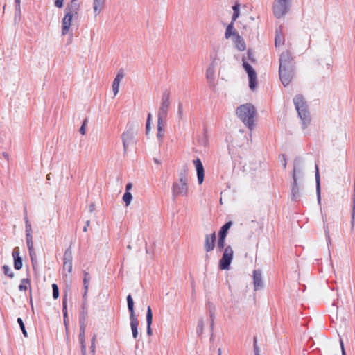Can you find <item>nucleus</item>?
<instances>
[{
    "instance_id": "obj_1",
    "label": "nucleus",
    "mask_w": 355,
    "mask_h": 355,
    "mask_svg": "<svg viewBox=\"0 0 355 355\" xmlns=\"http://www.w3.org/2000/svg\"><path fill=\"white\" fill-rule=\"evenodd\" d=\"M255 113L254 107L250 103L242 105L236 110L238 116L249 128L254 125Z\"/></svg>"
},
{
    "instance_id": "obj_2",
    "label": "nucleus",
    "mask_w": 355,
    "mask_h": 355,
    "mask_svg": "<svg viewBox=\"0 0 355 355\" xmlns=\"http://www.w3.org/2000/svg\"><path fill=\"white\" fill-rule=\"evenodd\" d=\"M188 193V178L187 170L184 169L179 173L178 179L172 186V193L174 198L180 196H186Z\"/></svg>"
},
{
    "instance_id": "obj_3",
    "label": "nucleus",
    "mask_w": 355,
    "mask_h": 355,
    "mask_svg": "<svg viewBox=\"0 0 355 355\" xmlns=\"http://www.w3.org/2000/svg\"><path fill=\"white\" fill-rule=\"evenodd\" d=\"M293 0H273L272 11L274 17L281 19L288 14L292 7Z\"/></svg>"
},
{
    "instance_id": "obj_4",
    "label": "nucleus",
    "mask_w": 355,
    "mask_h": 355,
    "mask_svg": "<svg viewBox=\"0 0 355 355\" xmlns=\"http://www.w3.org/2000/svg\"><path fill=\"white\" fill-rule=\"evenodd\" d=\"M293 102L297 111L298 116L302 121V127L303 128H305L310 122L309 113L307 110L306 102L304 101V98L300 95L296 96L293 99Z\"/></svg>"
},
{
    "instance_id": "obj_5",
    "label": "nucleus",
    "mask_w": 355,
    "mask_h": 355,
    "mask_svg": "<svg viewBox=\"0 0 355 355\" xmlns=\"http://www.w3.org/2000/svg\"><path fill=\"white\" fill-rule=\"evenodd\" d=\"M128 308L130 311V327L132 332V337L136 339L138 336L139 320L134 312V302L130 295L127 297Z\"/></svg>"
},
{
    "instance_id": "obj_6",
    "label": "nucleus",
    "mask_w": 355,
    "mask_h": 355,
    "mask_svg": "<svg viewBox=\"0 0 355 355\" xmlns=\"http://www.w3.org/2000/svg\"><path fill=\"white\" fill-rule=\"evenodd\" d=\"M170 93L165 91L162 93L160 105L158 110L157 119H166L171 105Z\"/></svg>"
},
{
    "instance_id": "obj_7",
    "label": "nucleus",
    "mask_w": 355,
    "mask_h": 355,
    "mask_svg": "<svg viewBox=\"0 0 355 355\" xmlns=\"http://www.w3.org/2000/svg\"><path fill=\"white\" fill-rule=\"evenodd\" d=\"M234 252L231 246H227L223 252V254L219 261V268L221 270H227L233 259Z\"/></svg>"
},
{
    "instance_id": "obj_8",
    "label": "nucleus",
    "mask_w": 355,
    "mask_h": 355,
    "mask_svg": "<svg viewBox=\"0 0 355 355\" xmlns=\"http://www.w3.org/2000/svg\"><path fill=\"white\" fill-rule=\"evenodd\" d=\"M301 173V169L297 168L296 161L294 162V168L293 172V184L291 190V198L293 200H297L300 197V187L297 184V174Z\"/></svg>"
},
{
    "instance_id": "obj_9",
    "label": "nucleus",
    "mask_w": 355,
    "mask_h": 355,
    "mask_svg": "<svg viewBox=\"0 0 355 355\" xmlns=\"http://www.w3.org/2000/svg\"><path fill=\"white\" fill-rule=\"evenodd\" d=\"M242 61L243 68L249 78V87L252 90H254L257 87V73L252 67L247 62L245 57L243 58Z\"/></svg>"
},
{
    "instance_id": "obj_10",
    "label": "nucleus",
    "mask_w": 355,
    "mask_h": 355,
    "mask_svg": "<svg viewBox=\"0 0 355 355\" xmlns=\"http://www.w3.org/2000/svg\"><path fill=\"white\" fill-rule=\"evenodd\" d=\"M293 67H285L279 69V78L284 86H287L293 77Z\"/></svg>"
},
{
    "instance_id": "obj_11",
    "label": "nucleus",
    "mask_w": 355,
    "mask_h": 355,
    "mask_svg": "<svg viewBox=\"0 0 355 355\" xmlns=\"http://www.w3.org/2000/svg\"><path fill=\"white\" fill-rule=\"evenodd\" d=\"M73 15H74L64 12V16L62 20V35H66L69 33Z\"/></svg>"
},
{
    "instance_id": "obj_12",
    "label": "nucleus",
    "mask_w": 355,
    "mask_h": 355,
    "mask_svg": "<svg viewBox=\"0 0 355 355\" xmlns=\"http://www.w3.org/2000/svg\"><path fill=\"white\" fill-rule=\"evenodd\" d=\"M285 67H293L291 55L288 51L283 52L279 58V69Z\"/></svg>"
},
{
    "instance_id": "obj_13",
    "label": "nucleus",
    "mask_w": 355,
    "mask_h": 355,
    "mask_svg": "<svg viewBox=\"0 0 355 355\" xmlns=\"http://www.w3.org/2000/svg\"><path fill=\"white\" fill-rule=\"evenodd\" d=\"M193 163L196 167L198 182L199 184H201L204 181L205 171L202 162L200 159H196L193 161Z\"/></svg>"
},
{
    "instance_id": "obj_14",
    "label": "nucleus",
    "mask_w": 355,
    "mask_h": 355,
    "mask_svg": "<svg viewBox=\"0 0 355 355\" xmlns=\"http://www.w3.org/2000/svg\"><path fill=\"white\" fill-rule=\"evenodd\" d=\"M216 242V234L215 232L211 234H207L205 236V250L206 252H210L214 250Z\"/></svg>"
},
{
    "instance_id": "obj_15",
    "label": "nucleus",
    "mask_w": 355,
    "mask_h": 355,
    "mask_svg": "<svg viewBox=\"0 0 355 355\" xmlns=\"http://www.w3.org/2000/svg\"><path fill=\"white\" fill-rule=\"evenodd\" d=\"M253 283L254 290H259L263 287L261 272L260 270H255L253 272Z\"/></svg>"
},
{
    "instance_id": "obj_16",
    "label": "nucleus",
    "mask_w": 355,
    "mask_h": 355,
    "mask_svg": "<svg viewBox=\"0 0 355 355\" xmlns=\"http://www.w3.org/2000/svg\"><path fill=\"white\" fill-rule=\"evenodd\" d=\"M80 9V3L78 1H73L71 0V1L67 3L64 9V12L76 15H78Z\"/></svg>"
},
{
    "instance_id": "obj_17",
    "label": "nucleus",
    "mask_w": 355,
    "mask_h": 355,
    "mask_svg": "<svg viewBox=\"0 0 355 355\" xmlns=\"http://www.w3.org/2000/svg\"><path fill=\"white\" fill-rule=\"evenodd\" d=\"M72 256L71 252L69 250H67L64 254V263H63V268L65 270H67L68 272H71L72 271Z\"/></svg>"
},
{
    "instance_id": "obj_18",
    "label": "nucleus",
    "mask_w": 355,
    "mask_h": 355,
    "mask_svg": "<svg viewBox=\"0 0 355 355\" xmlns=\"http://www.w3.org/2000/svg\"><path fill=\"white\" fill-rule=\"evenodd\" d=\"M124 77V74L123 71L121 70L118 72L116 74L113 83H112V90L114 96H116V94L119 93V85L121 80Z\"/></svg>"
},
{
    "instance_id": "obj_19",
    "label": "nucleus",
    "mask_w": 355,
    "mask_h": 355,
    "mask_svg": "<svg viewBox=\"0 0 355 355\" xmlns=\"http://www.w3.org/2000/svg\"><path fill=\"white\" fill-rule=\"evenodd\" d=\"M124 151L126 152L128 147L131 144L133 140V134L130 132H123L121 135Z\"/></svg>"
},
{
    "instance_id": "obj_20",
    "label": "nucleus",
    "mask_w": 355,
    "mask_h": 355,
    "mask_svg": "<svg viewBox=\"0 0 355 355\" xmlns=\"http://www.w3.org/2000/svg\"><path fill=\"white\" fill-rule=\"evenodd\" d=\"M153 322V313L152 310L150 306L147 307V312H146V324H147V328H146V333L148 336H150L153 334L151 325Z\"/></svg>"
},
{
    "instance_id": "obj_21",
    "label": "nucleus",
    "mask_w": 355,
    "mask_h": 355,
    "mask_svg": "<svg viewBox=\"0 0 355 355\" xmlns=\"http://www.w3.org/2000/svg\"><path fill=\"white\" fill-rule=\"evenodd\" d=\"M105 6V0H93V11L94 16L98 15Z\"/></svg>"
},
{
    "instance_id": "obj_22",
    "label": "nucleus",
    "mask_w": 355,
    "mask_h": 355,
    "mask_svg": "<svg viewBox=\"0 0 355 355\" xmlns=\"http://www.w3.org/2000/svg\"><path fill=\"white\" fill-rule=\"evenodd\" d=\"M217 65H214V64H209L207 71H206V78L209 83H212L214 80V76L216 72V68Z\"/></svg>"
},
{
    "instance_id": "obj_23",
    "label": "nucleus",
    "mask_w": 355,
    "mask_h": 355,
    "mask_svg": "<svg viewBox=\"0 0 355 355\" xmlns=\"http://www.w3.org/2000/svg\"><path fill=\"white\" fill-rule=\"evenodd\" d=\"M210 59H211L210 64L214 63V65L218 66L219 62L221 60V58L219 55L218 48H214L213 51L210 53Z\"/></svg>"
},
{
    "instance_id": "obj_24",
    "label": "nucleus",
    "mask_w": 355,
    "mask_h": 355,
    "mask_svg": "<svg viewBox=\"0 0 355 355\" xmlns=\"http://www.w3.org/2000/svg\"><path fill=\"white\" fill-rule=\"evenodd\" d=\"M26 243L27 247L29 251L30 257L31 260H33V257L35 255V253L33 252V236L32 234H26Z\"/></svg>"
},
{
    "instance_id": "obj_25",
    "label": "nucleus",
    "mask_w": 355,
    "mask_h": 355,
    "mask_svg": "<svg viewBox=\"0 0 355 355\" xmlns=\"http://www.w3.org/2000/svg\"><path fill=\"white\" fill-rule=\"evenodd\" d=\"M234 23L231 22L227 27L225 31V37L230 38L232 37V40L235 39V35H239L238 33L234 31Z\"/></svg>"
},
{
    "instance_id": "obj_26",
    "label": "nucleus",
    "mask_w": 355,
    "mask_h": 355,
    "mask_svg": "<svg viewBox=\"0 0 355 355\" xmlns=\"http://www.w3.org/2000/svg\"><path fill=\"white\" fill-rule=\"evenodd\" d=\"M315 182H316V193L318 202H320V173L318 166H315Z\"/></svg>"
},
{
    "instance_id": "obj_27",
    "label": "nucleus",
    "mask_w": 355,
    "mask_h": 355,
    "mask_svg": "<svg viewBox=\"0 0 355 355\" xmlns=\"http://www.w3.org/2000/svg\"><path fill=\"white\" fill-rule=\"evenodd\" d=\"M233 42L235 44L236 47L239 51H243L245 49V44L244 40L239 35H235V39L233 40Z\"/></svg>"
},
{
    "instance_id": "obj_28",
    "label": "nucleus",
    "mask_w": 355,
    "mask_h": 355,
    "mask_svg": "<svg viewBox=\"0 0 355 355\" xmlns=\"http://www.w3.org/2000/svg\"><path fill=\"white\" fill-rule=\"evenodd\" d=\"M232 223V222H227L224 225H223V227L220 228V231H219V233H218V236L219 237H226L227 236V233L229 230V229L231 227Z\"/></svg>"
},
{
    "instance_id": "obj_29",
    "label": "nucleus",
    "mask_w": 355,
    "mask_h": 355,
    "mask_svg": "<svg viewBox=\"0 0 355 355\" xmlns=\"http://www.w3.org/2000/svg\"><path fill=\"white\" fill-rule=\"evenodd\" d=\"M232 10H233V15L232 17L231 22L234 23V21L237 19V18L240 15V4L239 3H235V5H234L232 6Z\"/></svg>"
},
{
    "instance_id": "obj_30",
    "label": "nucleus",
    "mask_w": 355,
    "mask_h": 355,
    "mask_svg": "<svg viewBox=\"0 0 355 355\" xmlns=\"http://www.w3.org/2000/svg\"><path fill=\"white\" fill-rule=\"evenodd\" d=\"M79 342L85 343V325L83 322L80 323V333H79Z\"/></svg>"
},
{
    "instance_id": "obj_31",
    "label": "nucleus",
    "mask_w": 355,
    "mask_h": 355,
    "mask_svg": "<svg viewBox=\"0 0 355 355\" xmlns=\"http://www.w3.org/2000/svg\"><path fill=\"white\" fill-rule=\"evenodd\" d=\"M31 282L29 279H23L21 281V284L19 286V289L20 291H26L30 287Z\"/></svg>"
},
{
    "instance_id": "obj_32",
    "label": "nucleus",
    "mask_w": 355,
    "mask_h": 355,
    "mask_svg": "<svg viewBox=\"0 0 355 355\" xmlns=\"http://www.w3.org/2000/svg\"><path fill=\"white\" fill-rule=\"evenodd\" d=\"M284 43V37L281 33H279L278 31L276 32V37L275 40V46H279Z\"/></svg>"
},
{
    "instance_id": "obj_33",
    "label": "nucleus",
    "mask_w": 355,
    "mask_h": 355,
    "mask_svg": "<svg viewBox=\"0 0 355 355\" xmlns=\"http://www.w3.org/2000/svg\"><path fill=\"white\" fill-rule=\"evenodd\" d=\"M62 304H63L62 311H63V315H64V325L67 327L68 319H67V297H66L63 300Z\"/></svg>"
},
{
    "instance_id": "obj_34",
    "label": "nucleus",
    "mask_w": 355,
    "mask_h": 355,
    "mask_svg": "<svg viewBox=\"0 0 355 355\" xmlns=\"http://www.w3.org/2000/svg\"><path fill=\"white\" fill-rule=\"evenodd\" d=\"M204 325H205L204 320H203V318H200L198 320V325L196 327V333L198 336H200L202 334L203 329H204Z\"/></svg>"
},
{
    "instance_id": "obj_35",
    "label": "nucleus",
    "mask_w": 355,
    "mask_h": 355,
    "mask_svg": "<svg viewBox=\"0 0 355 355\" xmlns=\"http://www.w3.org/2000/svg\"><path fill=\"white\" fill-rule=\"evenodd\" d=\"M132 200V195L130 191H125L123 196V200L125 202V205L128 206Z\"/></svg>"
},
{
    "instance_id": "obj_36",
    "label": "nucleus",
    "mask_w": 355,
    "mask_h": 355,
    "mask_svg": "<svg viewBox=\"0 0 355 355\" xmlns=\"http://www.w3.org/2000/svg\"><path fill=\"white\" fill-rule=\"evenodd\" d=\"M166 119H157V131L164 132Z\"/></svg>"
},
{
    "instance_id": "obj_37",
    "label": "nucleus",
    "mask_w": 355,
    "mask_h": 355,
    "mask_svg": "<svg viewBox=\"0 0 355 355\" xmlns=\"http://www.w3.org/2000/svg\"><path fill=\"white\" fill-rule=\"evenodd\" d=\"M2 269H3V273L6 275H7L8 277H10L11 279L14 277V273L12 272L11 268L8 266L4 265L2 267Z\"/></svg>"
},
{
    "instance_id": "obj_38",
    "label": "nucleus",
    "mask_w": 355,
    "mask_h": 355,
    "mask_svg": "<svg viewBox=\"0 0 355 355\" xmlns=\"http://www.w3.org/2000/svg\"><path fill=\"white\" fill-rule=\"evenodd\" d=\"M82 309H83L82 315L80 318V322L82 323L83 322V323H85L86 315L87 314V306L86 302H83Z\"/></svg>"
},
{
    "instance_id": "obj_39",
    "label": "nucleus",
    "mask_w": 355,
    "mask_h": 355,
    "mask_svg": "<svg viewBox=\"0 0 355 355\" xmlns=\"http://www.w3.org/2000/svg\"><path fill=\"white\" fill-rule=\"evenodd\" d=\"M24 220H25V223H26V225H25L26 234H32V228H31V223H29V220L28 219L27 215L25 216Z\"/></svg>"
},
{
    "instance_id": "obj_40",
    "label": "nucleus",
    "mask_w": 355,
    "mask_h": 355,
    "mask_svg": "<svg viewBox=\"0 0 355 355\" xmlns=\"http://www.w3.org/2000/svg\"><path fill=\"white\" fill-rule=\"evenodd\" d=\"M17 322H18V324L20 326L21 330L24 336L25 337H28V334H27V331H26V330L25 329V326H24V322H23L22 319L21 318H19L17 319Z\"/></svg>"
},
{
    "instance_id": "obj_41",
    "label": "nucleus",
    "mask_w": 355,
    "mask_h": 355,
    "mask_svg": "<svg viewBox=\"0 0 355 355\" xmlns=\"http://www.w3.org/2000/svg\"><path fill=\"white\" fill-rule=\"evenodd\" d=\"M14 267L16 270H20L22 268L21 258H17L14 259Z\"/></svg>"
},
{
    "instance_id": "obj_42",
    "label": "nucleus",
    "mask_w": 355,
    "mask_h": 355,
    "mask_svg": "<svg viewBox=\"0 0 355 355\" xmlns=\"http://www.w3.org/2000/svg\"><path fill=\"white\" fill-rule=\"evenodd\" d=\"M225 237H219L218 243H217V248L219 250H222L224 248L225 246Z\"/></svg>"
},
{
    "instance_id": "obj_43",
    "label": "nucleus",
    "mask_w": 355,
    "mask_h": 355,
    "mask_svg": "<svg viewBox=\"0 0 355 355\" xmlns=\"http://www.w3.org/2000/svg\"><path fill=\"white\" fill-rule=\"evenodd\" d=\"M52 288H53V297L54 299H57L59 296V290L58 287L56 284H52Z\"/></svg>"
},
{
    "instance_id": "obj_44",
    "label": "nucleus",
    "mask_w": 355,
    "mask_h": 355,
    "mask_svg": "<svg viewBox=\"0 0 355 355\" xmlns=\"http://www.w3.org/2000/svg\"><path fill=\"white\" fill-rule=\"evenodd\" d=\"M87 122V120L85 119L83 123V125H81V127H80V128L79 130L80 134H82L83 135H85V133H86Z\"/></svg>"
},
{
    "instance_id": "obj_45",
    "label": "nucleus",
    "mask_w": 355,
    "mask_h": 355,
    "mask_svg": "<svg viewBox=\"0 0 355 355\" xmlns=\"http://www.w3.org/2000/svg\"><path fill=\"white\" fill-rule=\"evenodd\" d=\"M12 257L14 259L21 258V257L19 256V248L18 247H15L14 248L12 252Z\"/></svg>"
},
{
    "instance_id": "obj_46",
    "label": "nucleus",
    "mask_w": 355,
    "mask_h": 355,
    "mask_svg": "<svg viewBox=\"0 0 355 355\" xmlns=\"http://www.w3.org/2000/svg\"><path fill=\"white\" fill-rule=\"evenodd\" d=\"M95 343H96V336H94V337L92 338V340H91V347H90L91 352L93 354V355H94V353H95Z\"/></svg>"
},
{
    "instance_id": "obj_47",
    "label": "nucleus",
    "mask_w": 355,
    "mask_h": 355,
    "mask_svg": "<svg viewBox=\"0 0 355 355\" xmlns=\"http://www.w3.org/2000/svg\"><path fill=\"white\" fill-rule=\"evenodd\" d=\"M90 281V276L88 272L84 273L83 284H89Z\"/></svg>"
},
{
    "instance_id": "obj_48",
    "label": "nucleus",
    "mask_w": 355,
    "mask_h": 355,
    "mask_svg": "<svg viewBox=\"0 0 355 355\" xmlns=\"http://www.w3.org/2000/svg\"><path fill=\"white\" fill-rule=\"evenodd\" d=\"M54 4L55 7L61 8L64 6V0H55Z\"/></svg>"
},
{
    "instance_id": "obj_49",
    "label": "nucleus",
    "mask_w": 355,
    "mask_h": 355,
    "mask_svg": "<svg viewBox=\"0 0 355 355\" xmlns=\"http://www.w3.org/2000/svg\"><path fill=\"white\" fill-rule=\"evenodd\" d=\"M209 316H210V320H211L210 327H211V329L213 330L214 324V313L213 311H210Z\"/></svg>"
},
{
    "instance_id": "obj_50",
    "label": "nucleus",
    "mask_w": 355,
    "mask_h": 355,
    "mask_svg": "<svg viewBox=\"0 0 355 355\" xmlns=\"http://www.w3.org/2000/svg\"><path fill=\"white\" fill-rule=\"evenodd\" d=\"M254 355H260L259 354V348L257 344V340L254 338Z\"/></svg>"
},
{
    "instance_id": "obj_51",
    "label": "nucleus",
    "mask_w": 355,
    "mask_h": 355,
    "mask_svg": "<svg viewBox=\"0 0 355 355\" xmlns=\"http://www.w3.org/2000/svg\"><path fill=\"white\" fill-rule=\"evenodd\" d=\"M81 346V355H86V345L85 343H80Z\"/></svg>"
},
{
    "instance_id": "obj_52",
    "label": "nucleus",
    "mask_w": 355,
    "mask_h": 355,
    "mask_svg": "<svg viewBox=\"0 0 355 355\" xmlns=\"http://www.w3.org/2000/svg\"><path fill=\"white\" fill-rule=\"evenodd\" d=\"M84 285V293L83 298L85 300L87 297V294L88 292L89 284H83Z\"/></svg>"
},
{
    "instance_id": "obj_53",
    "label": "nucleus",
    "mask_w": 355,
    "mask_h": 355,
    "mask_svg": "<svg viewBox=\"0 0 355 355\" xmlns=\"http://www.w3.org/2000/svg\"><path fill=\"white\" fill-rule=\"evenodd\" d=\"M164 135V132L157 131V137L159 140V141H162Z\"/></svg>"
},
{
    "instance_id": "obj_54",
    "label": "nucleus",
    "mask_w": 355,
    "mask_h": 355,
    "mask_svg": "<svg viewBox=\"0 0 355 355\" xmlns=\"http://www.w3.org/2000/svg\"><path fill=\"white\" fill-rule=\"evenodd\" d=\"M340 347H341V351H342V355H346L345 348H344L343 342L341 338L340 339Z\"/></svg>"
},
{
    "instance_id": "obj_55",
    "label": "nucleus",
    "mask_w": 355,
    "mask_h": 355,
    "mask_svg": "<svg viewBox=\"0 0 355 355\" xmlns=\"http://www.w3.org/2000/svg\"><path fill=\"white\" fill-rule=\"evenodd\" d=\"M132 188V183H128L125 186L126 191H130V190Z\"/></svg>"
},
{
    "instance_id": "obj_56",
    "label": "nucleus",
    "mask_w": 355,
    "mask_h": 355,
    "mask_svg": "<svg viewBox=\"0 0 355 355\" xmlns=\"http://www.w3.org/2000/svg\"><path fill=\"white\" fill-rule=\"evenodd\" d=\"M150 127V123H149V121H146V133H148L149 132Z\"/></svg>"
},
{
    "instance_id": "obj_57",
    "label": "nucleus",
    "mask_w": 355,
    "mask_h": 355,
    "mask_svg": "<svg viewBox=\"0 0 355 355\" xmlns=\"http://www.w3.org/2000/svg\"><path fill=\"white\" fill-rule=\"evenodd\" d=\"M89 225V220H87V221L86 222V225H85V226L84 227V228H83V231H84V232H87V227H88Z\"/></svg>"
},
{
    "instance_id": "obj_58",
    "label": "nucleus",
    "mask_w": 355,
    "mask_h": 355,
    "mask_svg": "<svg viewBox=\"0 0 355 355\" xmlns=\"http://www.w3.org/2000/svg\"><path fill=\"white\" fill-rule=\"evenodd\" d=\"M151 117H152V115L151 114H148V119H147V121H149V123H150V120H151Z\"/></svg>"
},
{
    "instance_id": "obj_59",
    "label": "nucleus",
    "mask_w": 355,
    "mask_h": 355,
    "mask_svg": "<svg viewBox=\"0 0 355 355\" xmlns=\"http://www.w3.org/2000/svg\"><path fill=\"white\" fill-rule=\"evenodd\" d=\"M283 157L284 159V162H283V166H284V168H286V161L284 155H283Z\"/></svg>"
},
{
    "instance_id": "obj_60",
    "label": "nucleus",
    "mask_w": 355,
    "mask_h": 355,
    "mask_svg": "<svg viewBox=\"0 0 355 355\" xmlns=\"http://www.w3.org/2000/svg\"><path fill=\"white\" fill-rule=\"evenodd\" d=\"M178 112H179V114L180 115H182V109L181 107H179L178 108Z\"/></svg>"
},
{
    "instance_id": "obj_61",
    "label": "nucleus",
    "mask_w": 355,
    "mask_h": 355,
    "mask_svg": "<svg viewBox=\"0 0 355 355\" xmlns=\"http://www.w3.org/2000/svg\"><path fill=\"white\" fill-rule=\"evenodd\" d=\"M248 55L249 57V59H250L251 53L250 51H248Z\"/></svg>"
},
{
    "instance_id": "obj_62",
    "label": "nucleus",
    "mask_w": 355,
    "mask_h": 355,
    "mask_svg": "<svg viewBox=\"0 0 355 355\" xmlns=\"http://www.w3.org/2000/svg\"><path fill=\"white\" fill-rule=\"evenodd\" d=\"M15 1L18 4V6H19L20 0H15Z\"/></svg>"
},
{
    "instance_id": "obj_63",
    "label": "nucleus",
    "mask_w": 355,
    "mask_h": 355,
    "mask_svg": "<svg viewBox=\"0 0 355 355\" xmlns=\"http://www.w3.org/2000/svg\"><path fill=\"white\" fill-rule=\"evenodd\" d=\"M92 210H93V205H91L90 206V211H92Z\"/></svg>"
},
{
    "instance_id": "obj_64",
    "label": "nucleus",
    "mask_w": 355,
    "mask_h": 355,
    "mask_svg": "<svg viewBox=\"0 0 355 355\" xmlns=\"http://www.w3.org/2000/svg\"><path fill=\"white\" fill-rule=\"evenodd\" d=\"M218 355H221V354H220V349H219V354H218Z\"/></svg>"
}]
</instances>
